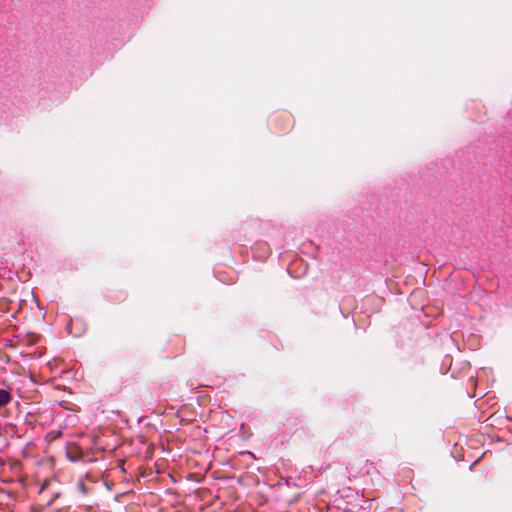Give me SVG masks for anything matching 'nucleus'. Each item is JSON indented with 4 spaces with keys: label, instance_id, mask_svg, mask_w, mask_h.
<instances>
[{
    "label": "nucleus",
    "instance_id": "3",
    "mask_svg": "<svg viewBox=\"0 0 512 512\" xmlns=\"http://www.w3.org/2000/svg\"><path fill=\"white\" fill-rule=\"evenodd\" d=\"M79 489L81 490V492H82L83 494H86V493H87L86 488H85V485H84L83 483H80V484H79Z\"/></svg>",
    "mask_w": 512,
    "mask_h": 512
},
{
    "label": "nucleus",
    "instance_id": "1",
    "mask_svg": "<svg viewBox=\"0 0 512 512\" xmlns=\"http://www.w3.org/2000/svg\"><path fill=\"white\" fill-rule=\"evenodd\" d=\"M67 455L70 459L75 460L80 456L79 447L76 444H70L67 446Z\"/></svg>",
    "mask_w": 512,
    "mask_h": 512
},
{
    "label": "nucleus",
    "instance_id": "4",
    "mask_svg": "<svg viewBox=\"0 0 512 512\" xmlns=\"http://www.w3.org/2000/svg\"><path fill=\"white\" fill-rule=\"evenodd\" d=\"M60 435H61V432H60V431H58L57 433H55V435H54V437H53V438H56V437H58V436H60Z\"/></svg>",
    "mask_w": 512,
    "mask_h": 512
},
{
    "label": "nucleus",
    "instance_id": "2",
    "mask_svg": "<svg viewBox=\"0 0 512 512\" xmlns=\"http://www.w3.org/2000/svg\"><path fill=\"white\" fill-rule=\"evenodd\" d=\"M11 400L10 393L7 390L0 389V407L7 405Z\"/></svg>",
    "mask_w": 512,
    "mask_h": 512
}]
</instances>
